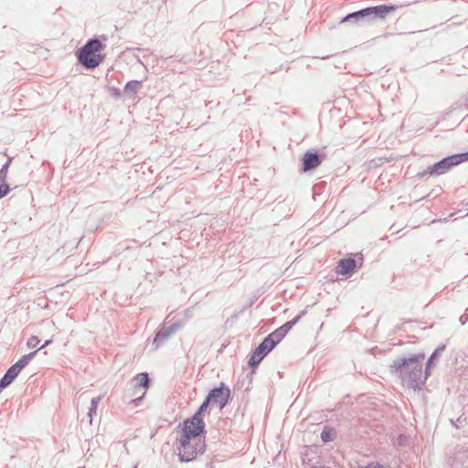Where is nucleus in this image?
Masks as SVG:
<instances>
[{
    "label": "nucleus",
    "instance_id": "1",
    "mask_svg": "<svg viewBox=\"0 0 468 468\" xmlns=\"http://www.w3.org/2000/svg\"><path fill=\"white\" fill-rule=\"evenodd\" d=\"M204 431V422L197 416L184 421L178 439V456L181 462H190L205 451V441L200 437Z\"/></svg>",
    "mask_w": 468,
    "mask_h": 468
},
{
    "label": "nucleus",
    "instance_id": "2",
    "mask_svg": "<svg viewBox=\"0 0 468 468\" xmlns=\"http://www.w3.org/2000/svg\"><path fill=\"white\" fill-rule=\"evenodd\" d=\"M424 353H419L411 357H398L390 366L391 371L399 376L403 385L413 390L420 389L430 375L423 373L422 363Z\"/></svg>",
    "mask_w": 468,
    "mask_h": 468
},
{
    "label": "nucleus",
    "instance_id": "3",
    "mask_svg": "<svg viewBox=\"0 0 468 468\" xmlns=\"http://www.w3.org/2000/svg\"><path fill=\"white\" fill-rule=\"evenodd\" d=\"M103 45L99 39L89 40L79 51L78 59L87 69L98 67L104 57L100 54Z\"/></svg>",
    "mask_w": 468,
    "mask_h": 468
},
{
    "label": "nucleus",
    "instance_id": "4",
    "mask_svg": "<svg viewBox=\"0 0 468 468\" xmlns=\"http://www.w3.org/2000/svg\"><path fill=\"white\" fill-rule=\"evenodd\" d=\"M468 160V153L453 154L448 156L441 161L434 164L432 166L429 167L428 170L422 172L420 176H424L428 174L430 175H441L448 171L451 167Z\"/></svg>",
    "mask_w": 468,
    "mask_h": 468
},
{
    "label": "nucleus",
    "instance_id": "5",
    "mask_svg": "<svg viewBox=\"0 0 468 468\" xmlns=\"http://www.w3.org/2000/svg\"><path fill=\"white\" fill-rule=\"evenodd\" d=\"M36 354L37 351H33L27 355L23 356L16 364L9 367L5 376L0 380V390L5 388L13 382L20 371L34 358Z\"/></svg>",
    "mask_w": 468,
    "mask_h": 468
},
{
    "label": "nucleus",
    "instance_id": "6",
    "mask_svg": "<svg viewBox=\"0 0 468 468\" xmlns=\"http://www.w3.org/2000/svg\"><path fill=\"white\" fill-rule=\"evenodd\" d=\"M394 9L393 6L378 5L375 7H367L357 12L351 13L343 18L342 22H347L351 20L358 21L360 19L367 18L372 15H380L388 13L389 10Z\"/></svg>",
    "mask_w": 468,
    "mask_h": 468
},
{
    "label": "nucleus",
    "instance_id": "7",
    "mask_svg": "<svg viewBox=\"0 0 468 468\" xmlns=\"http://www.w3.org/2000/svg\"><path fill=\"white\" fill-rule=\"evenodd\" d=\"M229 393V389H224L222 388H214L210 391L207 398L208 400H210V403L215 404L222 409L227 404Z\"/></svg>",
    "mask_w": 468,
    "mask_h": 468
},
{
    "label": "nucleus",
    "instance_id": "8",
    "mask_svg": "<svg viewBox=\"0 0 468 468\" xmlns=\"http://www.w3.org/2000/svg\"><path fill=\"white\" fill-rule=\"evenodd\" d=\"M179 326L174 324L167 328H164L156 334L155 338L154 339L153 345L155 348H158L160 344L166 339H168L173 334H175L178 330Z\"/></svg>",
    "mask_w": 468,
    "mask_h": 468
},
{
    "label": "nucleus",
    "instance_id": "9",
    "mask_svg": "<svg viewBox=\"0 0 468 468\" xmlns=\"http://www.w3.org/2000/svg\"><path fill=\"white\" fill-rule=\"evenodd\" d=\"M321 164V160L317 154L306 153L303 158V171L307 172L316 168Z\"/></svg>",
    "mask_w": 468,
    "mask_h": 468
},
{
    "label": "nucleus",
    "instance_id": "10",
    "mask_svg": "<svg viewBox=\"0 0 468 468\" xmlns=\"http://www.w3.org/2000/svg\"><path fill=\"white\" fill-rule=\"evenodd\" d=\"M356 268V261L353 259L341 260L337 266V272L340 274H348Z\"/></svg>",
    "mask_w": 468,
    "mask_h": 468
},
{
    "label": "nucleus",
    "instance_id": "11",
    "mask_svg": "<svg viewBox=\"0 0 468 468\" xmlns=\"http://www.w3.org/2000/svg\"><path fill=\"white\" fill-rule=\"evenodd\" d=\"M275 347V343L271 338H265L263 342L256 348L259 353H262L265 356Z\"/></svg>",
    "mask_w": 468,
    "mask_h": 468
},
{
    "label": "nucleus",
    "instance_id": "12",
    "mask_svg": "<svg viewBox=\"0 0 468 468\" xmlns=\"http://www.w3.org/2000/svg\"><path fill=\"white\" fill-rule=\"evenodd\" d=\"M142 86V82L138 80H131L124 87V92L128 95H134L137 93Z\"/></svg>",
    "mask_w": 468,
    "mask_h": 468
},
{
    "label": "nucleus",
    "instance_id": "13",
    "mask_svg": "<svg viewBox=\"0 0 468 468\" xmlns=\"http://www.w3.org/2000/svg\"><path fill=\"white\" fill-rule=\"evenodd\" d=\"M443 350H444V346H439L438 348H436L435 351L431 354V356L428 359L426 368H425L427 371V375H430V370L432 367V366L434 365V361L443 352Z\"/></svg>",
    "mask_w": 468,
    "mask_h": 468
},
{
    "label": "nucleus",
    "instance_id": "14",
    "mask_svg": "<svg viewBox=\"0 0 468 468\" xmlns=\"http://www.w3.org/2000/svg\"><path fill=\"white\" fill-rule=\"evenodd\" d=\"M148 381H149V378H148V375L146 373H140V374L136 375L133 379V385L135 387H143V388H147Z\"/></svg>",
    "mask_w": 468,
    "mask_h": 468
},
{
    "label": "nucleus",
    "instance_id": "15",
    "mask_svg": "<svg viewBox=\"0 0 468 468\" xmlns=\"http://www.w3.org/2000/svg\"><path fill=\"white\" fill-rule=\"evenodd\" d=\"M102 397L101 396H98V397H95L91 399V402H90V408L89 410V418H90V423L91 424L92 423V418L93 416L96 415V410H97V407L98 405L100 404L101 400Z\"/></svg>",
    "mask_w": 468,
    "mask_h": 468
},
{
    "label": "nucleus",
    "instance_id": "16",
    "mask_svg": "<svg viewBox=\"0 0 468 468\" xmlns=\"http://www.w3.org/2000/svg\"><path fill=\"white\" fill-rule=\"evenodd\" d=\"M304 314V312H302V314L300 315H298L297 317H295L294 319L285 323L283 325H282L281 327H279L280 330H282V332L284 333V335H286V334L292 329V327L297 324V322L300 320L301 316Z\"/></svg>",
    "mask_w": 468,
    "mask_h": 468
},
{
    "label": "nucleus",
    "instance_id": "17",
    "mask_svg": "<svg viewBox=\"0 0 468 468\" xmlns=\"http://www.w3.org/2000/svg\"><path fill=\"white\" fill-rule=\"evenodd\" d=\"M285 336L282 330H280L279 328L276 329L274 332L270 334L267 338H271L274 343L275 346Z\"/></svg>",
    "mask_w": 468,
    "mask_h": 468
},
{
    "label": "nucleus",
    "instance_id": "18",
    "mask_svg": "<svg viewBox=\"0 0 468 468\" xmlns=\"http://www.w3.org/2000/svg\"><path fill=\"white\" fill-rule=\"evenodd\" d=\"M263 357L264 356L262 355V353H259V351L255 349L249 363L251 366H257L263 359Z\"/></svg>",
    "mask_w": 468,
    "mask_h": 468
},
{
    "label": "nucleus",
    "instance_id": "19",
    "mask_svg": "<svg viewBox=\"0 0 468 468\" xmlns=\"http://www.w3.org/2000/svg\"><path fill=\"white\" fill-rule=\"evenodd\" d=\"M11 161H12V159L9 158L8 161L0 169V181H2V182L5 183L7 173H8V168L11 164Z\"/></svg>",
    "mask_w": 468,
    "mask_h": 468
},
{
    "label": "nucleus",
    "instance_id": "20",
    "mask_svg": "<svg viewBox=\"0 0 468 468\" xmlns=\"http://www.w3.org/2000/svg\"><path fill=\"white\" fill-rule=\"evenodd\" d=\"M209 403H210V400H208V399L207 398V399H205V401L202 403V405L199 407L198 411H197V412L193 417L197 416V417H198V419H199L200 420H202V421H203V420H202V418H201V414H202V412H203L204 410H206V409L207 408V406H208V404H209Z\"/></svg>",
    "mask_w": 468,
    "mask_h": 468
},
{
    "label": "nucleus",
    "instance_id": "21",
    "mask_svg": "<svg viewBox=\"0 0 468 468\" xmlns=\"http://www.w3.org/2000/svg\"><path fill=\"white\" fill-rule=\"evenodd\" d=\"M10 191V187L5 182L0 181V198L6 196Z\"/></svg>",
    "mask_w": 468,
    "mask_h": 468
},
{
    "label": "nucleus",
    "instance_id": "22",
    "mask_svg": "<svg viewBox=\"0 0 468 468\" xmlns=\"http://www.w3.org/2000/svg\"><path fill=\"white\" fill-rule=\"evenodd\" d=\"M39 344V340L37 336H31L28 340H27V346L29 348H35L37 346V345Z\"/></svg>",
    "mask_w": 468,
    "mask_h": 468
},
{
    "label": "nucleus",
    "instance_id": "23",
    "mask_svg": "<svg viewBox=\"0 0 468 468\" xmlns=\"http://www.w3.org/2000/svg\"><path fill=\"white\" fill-rule=\"evenodd\" d=\"M321 439L323 440V441L326 442V441H331V435H330V432L326 431H323L322 433H321Z\"/></svg>",
    "mask_w": 468,
    "mask_h": 468
},
{
    "label": "nucleus",
    "instance_id": "24",
    "mask_svg": "<svg viewBox=\"0 0 468 468\" xmlns=\"http://www.w3.org/2000/svg\"><path fill=\"white\" fill-rule=\"evenodd\" d=\"M111 92H112V95L116 97V98H119L121 96V92H120L119 89L112 88L111 89Z\"/></svg>",
    "mask_w": 468,
    "mask_h": 468
},
{
    "label": "nucleus",
    "instance_id": "25",
    "mask_svg": "<svg viewBox=\"0 0 468 468\" xmlns=\"http://www.w3.org/2000/svg\"><path fill=\"white\" fill-rule=\"evenodd\" d=\"M365 468H382V466H380L377 463H369L368 465H367Z\"/></svg>",
    "mask_w": 468,
    "mask_h": 468
},
{
    "label": "nucleus",
    "instance_id": "26",
    "mask_svg": "<svg viewBox=\"0 0 468 468\" xmlns=\"http://www.w3.org/2000/svg\"><path fill=\"white\" fill-rule=\"evenodd\" d=\"M51 343H52V339H48V340H47V341L45 342V344H44L42 346H40L38 349H37L36 351L37 352L38 350H41L42 348H44V347L48 346V345H50Z\"/></svg>",
    "mask_w": 468,
    "mask_h": 468
},
{
    "label": "nucleus",
    "instance_id": "27",
    "mask_svg": "<svg viewBox=\"0 0 468 468\" xmlns=\"http://www.w3.org/2000/svg\"><path fill=\"white\" fill-rule=\"evenodd\" d=\"M133 468H137V465H134V467H133Z\"/></svg>",
    "mask_w": 468,
    "mask_h": 468
}]
</instances>
